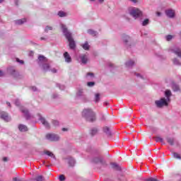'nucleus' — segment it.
<instances>
[{"label":"nucleus","mask_w":181,"mask_h":181,"mask_svg":"<svg viewBox=\"0 0 181 181\" xmlns=\"http://www.w3.org/2000/svg\"><path fill=\"white\" fill-rule=\"evenodd\" d=\"M88 33H89V35H93V36H95L97 35V32L93 30H88Z\"/></svg>","instance_id":"nucleus-31"},{"label":"nucleus","mask_w":181,"mask_h":181,"mask_svg":"<svg viewBox=\"0 0 181 181\" xmlns=\"http://www.w3.org/2000/svg\"><path fill=\"white\" fill-rule=\"evenodd\" d=\"M167 142L170 144L172 146L175 145V139H172L170 137L167 138Z\"/></svg>","instance_id":"nucleus-16"},{"label":"nucleus","mask_w":181,"mask_h":181,"mask_svg":"<svg viewBox=\"0 0 181 181\" xmlns=\"http://www.w3.org/2000/svg\"><path fill=\"white\" fill-rule=\"evenodd\" d=\"M156 105L158 108H162V107H168V101H166V99L165 98H161L160 100H156L155 102Z\"/></svg>","instance_id":"nucleus-5"},{"label":"nucleus","mask_w":181,"mask_h":181,"mask_svg":"<svg viewBox=\"0 0 181 181\" xmlns=\"http://www.w3.org/2000/svg\"><path fill=\"white\" fill-rule=\"evenodd\" d=\"M16 62H18V63H21V64H23V60H21V59H16Z\"/></svg>","instance_id":"nucleus-43"},{"label":"nucleus","mask_w":181,"mask_h":181,"mask_svg":"<svg viewBox=\"0 0 181 181\" xmlns=\"http://www.w3.org/2000/svg\"><path fill=\"white\" fill-rule=\"evenodd\" d=\"M59 180L60 181L66 180V177H64V175H59Z\"/></svg>","instance_id":"nucleus-39"},{"label":"nucleus","mask_w":181,"mask_h":181,"mask_svg":"<svg viewBox=\"0 0 181 181\" xmlns=\"http://www.w3.org/2000/svg\"><path fill=\"white\" fill-rule=\"evenodd\" d=\"M15 73H16V71H15V69H12L11 74L13 76V74H15Z\"/></svg>","instance_id":"nucleus-45"},{"label":"nucleus","mask_w":181,"mask_h":181,"mask_svg":"<svg viewBox=\"0 0 181 181\" xmlns=\"http://www.w3.org/2000/svg\"><path fill=\"white\" fill-rule=\"evenodd\" d=\"M52 73H57V70H56V69H52Z\"/></svg>","instance_id":"nucleus-49"},{"label":"nucleus","mask_w":181,"mask_h":181,"mask_svg":"<svg viewBox=\"0 0 181 181\" xmlns=\"http://www.w3.org/2000/svg\"><path fill=\"white\" fill-rule=\"evenodd\" d=\"M146 181H158V179L153 177H149L146 180Z\"/></svg>","instance_id":"nucleus-38"},{"label":"nucleus","mask_w":181,"mask_h":181,"mask_svg":"<svg viewBox=\"0 0 181 181\" xmlns=\"http://www.w3.org/2000/svg\"><path fill=\"white\" fill-rule=\"evenodd\" d=\"M52 124L54 127H57L59 125V122L57 120H53Z\"/></svg>","instance_id":"nucleus-40"},{"label":"nucleus","mask_w":181,"mask_h":181,"mask_svg":"<svg viewBox=\"0 0 181 181\" xmlns=\"http://www.w3.org/2000/svg\"><path fill=\"white\" fill-rule=\"evenodd\" d=\"M44 153H45V155H47V156H50V158H53V159H56V156H54V154L49 151H45Z\"/></svg>","instance_id":"nucleus-13"},{"label":"nucleus","mask_w":181,"mask_h":181,"mask_svg":"<svg viewBox=\"0 0 181 181\" xmlns=\"http://www.w3.org/2000/svg\"><path fill=\"white\" fill-rule=\"evenodd\" d=\"M87 76H94V74H93V73H88Z\"/></svg>","instance_id":"nucleus-48"},{"label":"nucleus","mask_w":181,"mask_h":181,"mask_svg":"<svg viewBox=\"0 0 181 181\" xmlns=\"http://www.w3.org/2000/svg\"><path fill=\"white\" fill-rule=\"evenodd\" d=\"M16 105L19 106V102H16Z\"/></svg>","instance_id":"nucleus-52"},{"label":"nucleus","mask_w":181,"mask_h":181,"mask_svg":"<svg viewBox=\"0 0 181 181\" xmlns=\"http://www.w3.org/2000/svg\"><path fill=\"white\" fill-rule=\"evenodd\" d=\"M64 57L65 62L66 63H71V57H70V54H69V52H64Z\"/></svg>","instance_id":"nucleus-7"},{"label":"nucleus","mask_w":181,"mask_h":181,"mask_svg":"<svg viewBox=\"0 0 181 181\" xmlns=\"http://www.w3.org/2000/svg\"><path fill=\"white\" fill-rule=\"evenodd\" d=\"M82 47L84 50H88L90 49V45H88V42H86L82 45Z\"/></svg>","instance_id":"nucleus-22"},{"label":"nucleus","mask_w":181,"mask_h":181,"mask_svg":"<svg viewBox=\"0 0 181 181\" xmlns=\"http://www.w3.org/2000/svg\"><path fill=\"white\" fill-rule=\"evenodd\" d=\"M95 84V83L94 82H88L87 86H88V87H93Z\"/></svg>","instance_id":"nucleus-41"},{"label":"nucleus","mask_w":181,"mask_h":181,"mask_svg":"<svg viewBox=\"0 0 181 181\" xmlns=\"http://www.w3.org/2000/svg\"><path fill=\"white\" fill-rule=\"evenodd\" d=\"M149 23V19L146 18L145 19L143 23H142V25L143 26H146V25H148Z\"/></svg>","instance_id":"nucleus-33"},{"label":"nucleus","mask_w":181,"mask_h":181,"mask_svg":"<svg viewBox=\"0 0 181 181\" xmlns=\"http://www.w3.org/2000/svg\"><path fill=\"white\" fill-rule=\"evenodd\" d=\"M95 103H98V101H100V93L95 94Z\"/></svg>","instance_id":"nucleus-34"},{"label":"nucleus","mask_w":181,"mask_h":181,"mask_svg":"<svg viewBox=\"0 0 181 181\" xmlns=\"http://www.w3.org/2000/svg\"><path fill=\"white\" fill-rule=\"evenodd\" d=\"M38 60H39L40 62H45V61L46 60V57H45L42 56V55L39 56Z\"/></svg>","instance_id":"nucleus-35"},{"label":"nucleus","mask_w":181,"mask_h":181,"mask_svg":"<svg viewBox=\"0 0 181 181\" xmlns=\"http://www.w3.org/2000/svg\"><path fill=\"white\" fill-rule=\"evenodd\" d=\"M174 53L178 56V57L181 58V50L180 49H177L174 51Z\"/></svg>","instance_id":"nucleus-28"},{"label":"nucleus","mask_w":181,"mask_h":181,"mask_svg":"<svg viewBox=\"0 0 181 181\" xmlns=\"http://www.w3.org/2000/svg\"><path fill=\"white\" fill-rule=\"evenodd\" d=\"M103 119H105V117H103Z\"/></svg>","instance_id":"nucleus-60"},{"label":"nucleus","mask_w":181,"mask_h":181,"mask_svg":"<svg viewBox=\"0 0 181 181\" xmlns=\"http://www.w3.org/2000/svg\"><path fill=\"white\" fill-rule=\"evenodd\" d=\"M33 90H34V91H35V90H36V88L35 87H33Z\"/></svg>","instance_id":"nucleus-56"},{"label":"nucleus","mask_w":181,"mask_h":181,"mask_svg":"<svg viewBox=\"0 0 181 181\" xmlns=\"http://www.w3.org/2000/svg\"><path fill=\"white\" fill-rule=\"evenodd\" d=\"M26 22V18H22L16 21L17 25H23Z\"/></svg>","instance_id":"nucleus-21"},{"label":"nucleus","mask_w":181,"mask_h":181,"mask_svg":"<svg viewBox=\"0 0 181 181\" xmlns=\"http://www.w3.org/2000/svg\"><path fill=\"white\" fill-rule=\"evenodd\" d=\"M81 62H82V63H83V64H86L87 63V62H88L87 56H86V55H82V56L81 57Z\"/></svg>","instance_id":"nucleus-18"},{"label":"nucleus","mask_w":181,"mask_h":181,"mask_svg":"<svg viewBox=\"0 0 181 181\" xmlns=\"http://www.w3.org/2000/svg\"><path fill=\"white\" fill-rule=\"evenodd\" d=\"M4 76V72L2 71H0V77H2Z\"/></svg>","instance_id":"nucleus-47"},{"label":"nucleus","mask_w":181,"mask_h":181,"mask_svg":"<svg viewBox=\"0 0 181 181\" xmlns=\"http://www.w3.org/2000/svg\"><path fill=\"white\" fill-rule=\"evenodd\" d=\"M4 2V0H0V4H2Z\"/></svg>","instance_id":"nucleus-55"},{"label":"nucleus","mask_w":181,"mask_h":181,"mask_svg":"<svg viewBox=\"0 0 181 181\" xmlns=\"http://www.w3.org/2000/svg\"><path fill=\"white\" fill-rule=\"evenodd\" d=\"M7 105H8V107H11V103L7 102Z\"/></svg>","instance_id":"nucleus-51"},{"label":"nucleus","mask_w":181,"mask_h":181,"mask_svg":"<svg viewBox=\"0 0 181 181\" xmlns=\"http://www.w3.org/2000/svg\"><path fill=\"white\" fill-rule=\"evenodd\" d=\"M122 39H123V42H124V43H128V42H129V36L124 35L122 36Z\"/></svg>","instance_id":"nucleus-19"},{"label":"nucleus","mask_w":181,"mask_h":181,"mask_svg":"<svg viewBox=\"0 0 181 181\" xmlns=\"http://www.w3.org/2000/svg\"><path fill=\"white\" fill-rule=\"evenodd\" d=\"M156 142H161V144H165V143H163V139L162 137H156Z\"/></svg>","instance_id":"nucleus-30"},{"label":"nucleus","mask_w":181,"mask_h":181,"mask_svg":"<svg viewBox=\"0 0 181 181\" xmlns=\"http://www.w3.org/2000/svg\"><path fill=\"white\" fill-rule=\"evenodd\" d=\"M172 88H173V91H179L180 90V88H179V86H177L175 83H173Z\"/></svg>","instance_id":"nucleus-17"},{"label":"nucleus","mask_w":181,"mask_h":181,"mask_svg":"<svg viewBox=\"0 0 181 181\" xmlns=\"http://www.w3.org/2000/svg\"><path fill=\"white\" fill-rule=\"evenodd\" d=\"M18 129L21 132H26V131H28V127L23 124H19Z\"/></svg>","instance_id":"nucleus-11"},{"label":"nucleus","mask_w":181,"mask_h":181,"mask_svg":"<svg viewBox=\"0 0 181 181\" xmlns=\"http://www.w3.org/2000/svg\"><path fill=\"white\" fill-rule=\"evenodd\" d=\"M111 165H112V168L113 169H115V170H121V167L118 164L115 163H112Z\"/></svg>","instance_id":"nucleus-14"},{"label":"nucleus","mask_w":181,"mask_h":181,"mask_svg":"<svg viewBox=\"0 0 181 181\" xmlns=\"http://www.w3.org/2000/svg\"><path fill=\"white\" fill-rule=\"evenodd\" d=\"M21 112H23V114H25V118L27 119H29V118H30V115H29V111H28V110H26V109H23V107H22L21 109Z\"/></svg>","instance_id":"nucleus-12"},{"label":"nucleus","mask_w":181,"mask_h":181,"mask_svg":"<svg viewBox=\"0 0 181 181\" xmlns=\"http://www.w3.org/2000/svg\"><path fill=\"white\" fill-rule=\"evenodd\" d=\"M62 131H64H64H67V129H66V128H63V129H62Z\"/></svg>","instance_id":"nucleus-53"},{"label":"nucleus","mask_w":181,"mask_h":181,"mask_svg":"<svg viewBox=\"0 0 181 181\" xmlns=\"http://www.w3.org/2000/svg\"><path fill=\"white\" fill-rule=\"evenodd\" d=\"M173 158H175V159H181V156L180 154L177 153H173Z\"/></svg>","instance_id":"nucleus-25"},{"label":"nucleus","mask_w":181,"mask_h":181,"mask_svg":"<svg viewBox=\"0 0 181 181\" xmlns=\"http://www.w3.org/2000/svg\"><path fill=\"white\" fill-rule=\"evenodd\" d=\"M3 160H4V162H8V158L4 157V158H3Z\"/></svg>","instance_id":"nucleus-46"},{"label":"nucleus","mask_w":181,"mask_h":181,"mask_svg":"<svg viewBox=\"0 0 181 181\" xmlns=\"http://www.w3.org/2000/svg\"><path fill=\"white\" fill-rule=\"evenodd\" d=\"M98 132V129H97L96 128L92 129L90 130V135H92V136H94V135H97Z\"/></svg>","instance_id":"nucleus-20"},{"label":"nucleus","mask_w":181,"mask_h":181,"mask_svg":"<svg viewBox=\"0 0 181 181\" xmlns=\"http://www.w3.org/2000/svg\"><path fill=\"white\" fill-rule=\"evenodd\" d=\"M134 64H135V62H134V61H128L127 63H126V66L127 67H131V66H134Z\"/></svg>","instance_id":"nucleus-26"},{"label":"nucleus","mask_w":181,"mask_h":181,"mask_svg":"<svg viewBox=\"0 0 181 181\" xmlns=\"http://www.w3.org/2000/svg\"><path fill=\"white\" fill-rule=\"evenodd\" d=\"M62 28L64 36L66 37L68 42H69V47L70 49H76V42H74V39L71 36L69 30L66 28V25H62Z\"/></svg>","instance_id":"nucleus-2"},{"label":"nucleus","mask_w":181,"mask_h":181,"mask_svg":"<svg viewBox=\"0 0 181 181\" xmlns=\"http://www.w3.org/2000/svg\"><path fill=\"white\" fill-rule=\"evenodd\" d=\"M103 132L105 134H107L108 136H111V131L110 130V128L107 127H105L103 128Z\"/></svg>","instance_id":"nucleus-15"},{"label":"nucleus","mask_w":181,"mask_h":181,"mask_svg":"<svg viewBox=\"0 0 181 181\" xmlns=\"http://www.w3.org/2000/svg\"><path fill=\"white\" fill-rule=\"evenodd\" d=\"M165 97H167V98H169V97L172 95V92L170 90H165Z\"/></svg>","instance_id":"nucleus-29"},{"label":"nucleus","mask_w":181,"mask_h":181,"mask_svg":"<svg viewBox=\"0 0 181 181\" xmlns=\"http://www.w3.org/2000/svg\"><path fill=\"white\" fill-rule=\"evenodd\" d=\"M42 69L45 71H47V70H49V69H50V66H49V64H45L42 65Z\"/></svg>","instance_id":"nucleus-27"},{"label":"nucleus","mask_w":181,"mask_h":181,"mask_svg":"<svg viewBox=\"0 0 181 181\" xmlns=\"http://www.w3.org/2000/svg\"><path fill=\"white\" fill-rule=\"evenodd\" d=\"M13 181H22L21 179H18V177L13 178Z\"/></svg>","instance_id":"nucleus-44"},{"label":"nucleus","mask_w":181,"mask_h":181,"mask_svg":"<svg viewBox=\"0 0 181 181\" xmlns=\"http://www.w3.org/2000/svg\"><path fill=\"white\" fill-rule=\"evenodd\" d=\"M75 164H76V161L74 160V159L70 158L69 160V166H74Z\"/></svg>","instance_id":"nucleus-23"},{"label":"nucleus","mask_w":181,"mask_h":181,"mask_svg":"<svg viewBox=\"0 0 181 181\" xmlns=\"http://www.w3.org/2000/svg\"><path fill=\"white\" fill-rule=\"evenodd\" d=\"M40 40H45V37H41Z\"/></svg>","instance_id":"nucleus-54"},{"label":"nucleus","mask_w":181,"mask_h":181,"mask_svg":"<svg viewBox=\"0 0 181 181\" xmlns=\"http://www.w3.org/2000/svg\"><path fill=\"white\" fill-rule=\"evenodd\" d=\"M82 117L85 118L88 122H94V121H95V112L91 109H84L82 111Z\"/></svg>","instance_id":"nucleus-1"},{"label":"nucleus","mask_w":181,"mask_h":181,"mask_svg":"<svg viewBox=\"0 0 181 181\" xmlns=\"http://www.w3.org/2000/svg\"><path fill=\"white\" fill-rule=\"evenodd\" d=\"M46 139L51 142H56L60 139V137L57 134L49 133L46 134Z\"/></svg>","instance_id":"nucleus-3"},{"label":"nucleus","mask_w":181,"mask_h":181,"mask_svg":"<svg viewBox=\"0 0 181 181\" xmlns=\"http://www.w3.org/2000/svg\"><path fill=\"white\" fill-rule=\"evenodd\" d=\"M40 121H41L42 125H45L46 128H50V124H49V122L46 121V119H45V117H40Z\"/></svg>","instance_id":"nucleus-8"},{"label":"nucleus","mask_w":181,"mask_h":181,"mask_svg":"<svg viewBox=\"0 0 181 181\" xmlns=\"http://www.w3.org/2000/svg\"><path fill=\"white\" fill-rule=\"evenodd\" d=\"M52 29H53L52 27L47 25V26L45 28V32H49V30H52Z\"/></svg>","instance_id":"nucleus-36"},{"label":"nucleus","mask_w":181,"mask_h":181,"mask_svg":"<svg viewBox=\"0 0 181 181\" xmlns=\"http://www.w3.org/2000/svg\"><path fill=\"white\" fill-rule=\"evenodd\" d=\"M66 13H64V11H59L58 13V16L60 17V18H64V16H66Z\"/></svg>","instance_id":"nucleus-24"},{"label":"nucleus","mask_w":181,"mask_h":181,"mask_svg":"<svg viewBox=\"0 0 181 181\" xmlns=\"http://www.w3.org/2000/svg\"><path fill=\"white\" fill-rule=\"evenodd\" d=\"M173 36L168 35L166 36V40H168V42H169L170 40H172Z\"/></svg>","instance_id":"nucleus-37"},{"label":"nucleus","mask_w":181,"mask_h":181,"mask_svg":"<svg viewBox=\"0 0 181 181\" xmlns=\"http://www.w3.org/2000/svg\"><path fill=\"white\" fill-rule=\"evenodd\" d=\"M93 162L94 163H105V162H104V160H103V158L100 157H96L93 158Z\"/></svg>","instance_id":"nucleus-10"},{"label":"nucleus","mask_w":181,"mask_h":181,"mask_svg":"<svg viewBox=\"0 0 181 181\" xmlns=\"http://www.w3.org/2000/svg\"><path fill=\"white\" fill-rule=\"evenodd\" d=\"M16 5H18V3H17V2H16Z\"/></svg>","instance_id":"nucleus-59"},{"label":"nucleus","mask_w":181,"mask_h":181,"mask_svg":"<svg viewBox=\"0 0 181 181\" xmlns=\"http://www.w3.org/2000/svg\"><path fill=\"white\" fill-rule=\"evenodd\" d=\"M91 2H94L95 0H90Z\"/></svg>","instance_id":"nucleus-57"},{"label":"nucleus","mask_w":181,"mask_h":181,"mask_svg":"<svg viewBox=\"0 0 181 181\" xmlns=\"http://www.w3.org/2000/svg\"><path fill=\"white\" fill-rule=\"evenodd\" d=\"M165 13L168 18H174L175 17V11L173 10H167L165 11Z\"/></svg>","instance_id":"nucleus-9"},{"label":"nucleus","mask_w":181,"mask_h":181,"mask_svg":"<svg viewBox=\"0 0 181 181\" xmlns=\"http://www.w3.org/2000/svg\"><path fill=\"white\" fill-rule=\"evenodd\" d=\"M36 181H43V177L42 175H38L35 178Z\"/></svg>","instance_id":"nucleus-32"},{"label":"nucleus","mask_w":181,"mask_h":181,"mask_svg":"<svg viewBox=\"0 0 181 181\" xmlns=\"http://www.w3.org/2000/svg\"><path fill=\"white\" fill-rule=\"evenodd\" d=\"M130 15L136 19V18H140V16H142V11H141V10L139 8H133L130 11Z\"/></svg>","instance_id":"nucleus-4"},{"label":"nucleus","mask_w":181,"mask_h":181,"mask_svg":"<svg viewBox=\"0 0 181 181\" xmlns=\"http://www.w3.org/2000/svg\"><path fill=\"white\" fill-rule=\"evenodd\" d=\"M173 64H180L179 63V61H178L177 59H173Z\"/></svg>","instance_id":"nucleus-42"},{"label":"nucleus","mask_w":181,"mask_h":181,"mask_svg":"<svg viewBox=\"0 0 181 181\" xmlns=\"http://www.w3.org/2000/svg\"><path fill=\"white\" fill-rule=\"evenodd\" d=\"M0 117L1 118V119H4L6 122H9V121H11V117H9V116L8 115V113L5 112H2L1 113Z\"/></svg>","instance_id":"nucleus-6"},{"label":"nucleus","mask_w":181,"mask_h":181,"mask_svg":"<svg viewBox=\"0 0 181 181\" xmlns=\"http://www.w3.org/2000/svg\"><path fill=\"white\" fill-rule=\"evenodd\" d=\"M158 16L160 15V13H158Z\"/></svg>","instance_id":"nucleus-58"},{"label":"nucleus","mask_w":181,"mask_h":181,"mask_svg":"<svg viewBox=\"0 0 181 181\" xmlns=\"http://www.w3.org/2000/svg\"><path fill=\"white\" fill-rule=\"evenodd\" d=\"M98 1H99L100 4H103V2H104V0H98Z\"/></svg>","instance_id":"nucleus-50"}]
</instances>
